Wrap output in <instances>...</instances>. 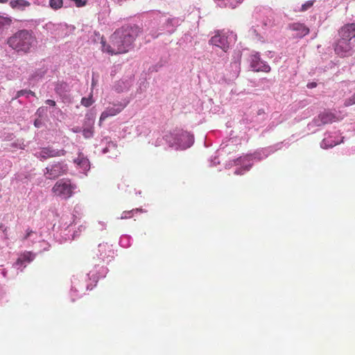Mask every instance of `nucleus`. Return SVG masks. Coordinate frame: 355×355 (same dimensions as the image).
<instances>
[{"label": "nucleus", "mask_w": 355, "mask_h": 355, "mask_svg": "<svg viewBox=\"0 0 355 355\" xmlns=\"http://www.w3.org/2000/svg\"><path fill=\"white\" fill-rule=\"evenodd\" d=\"M141 33V29L137 26H123L111 35L110 44L101 42L102 51L111 55L127 53Z\"/></svg>", "instance_id": "1"}, {"label": "nucleus", "mask_w": 355, "mask_h": 355, "mask_svg": "<svg viewBox=\"0 0 355 355\" xmlns=\"http://www.w3.org/2000/svg\"><path fill=\"white\" fill-rule=\"evenodd\" d=\"M8 46L18 53H28L37 44V39L31 31L19 30L7 41Z\"/></svg>", "instance_id": "2"}, {"label": "nucleus", "mask_w": 355, "mask_h": 355, "mask_svg": "<svg viewBox=\"0 0 355 355\" xmlns=\"http://www.w3.org/2000/svg\"><path fill=\"white\" fill-rule=\"evenodd\" d=\"M76 189L69 179H61L55 182L52 188L54 196L67 200L72 196L73 191Z\"/></svg>", "instance_id": "3"}, {"label": "nucleus", "mask_w": 355, "mask_h": 355, "mask_svg": "<svg viewBox=\"0 0 355 355\" xmlns=\"http://www.w3.org/2000/svg\"><path fill=\"white\" fill-rule=\"evenodd\" d=\"M45 174L49 179H55L67 173L68 166L64 162H56L46 168Z\"/></svg>", "instance_id": "4"}, {"label": "nucleus", "mask_w": 355, "mask_h": 355, "mask_svg": "<svg viewBox=\"0 0 355 355\" xmlns=\"http://www.w3.org/2000/svg\"><path fill=\"white\" fill-rule=\"evenodd\" d=\"M353 42L340 38L334 46L336 53L340 57H347L352 55Z\"/></svg>", "instance_id": "5"}, {"label": "nucleus", "mask_w": 355, "mask_h": 355, "mask_svg": "<svg viewBox=\"0 0 355 355\" xmlns=\"http://www.w3.org/2000/svg\"><path fill=\"white\" fill-rule=\"evenodd\" d=\"M66 151L64 149H55L53 147L48 146L42 148L39 151L36 152L35 155L41 160L49 158L64 156Z\"/></svg>", "instance_id": "6"}, {"label": "nucleus", "mask_w": 355, "mask_h": 355, "mask_svg": "<svg viewBox=\"0 0 355 355\" xmlns=\"http://www.w3.org/2000/svg\"><path fill=\"white\" fill-rule=\"evenodd\" d=\"M337 118L334 114L329 111H324L320 112L313 119V123L316 126H320L322 125L331 123L336 121Z\"/></svg>", "instance_id": "7"}, {"label": "nucleus", "mask_w": 355, "mask_h": 355, "mask_svg": "<svg viewBox=\"0 0 355 355\" xmlns=\"http://www.w3.org/2000/svg\"><path fill=\"white\" fill-rule=\"evenodd\" d=\"M250 67L255 71L269 72L270 67L266 62L261 60L258 53L253 54L250 56Z\"/></svg>", "instance_id": "8"}, {"label": "nucleus", "mask_w": 355, "mask_h": 355, "mask_svg": "<svg viewBox=\"0 0 355 355\" xmlns=\"http://www.w3.org/2000/svg\"><path fill=\"white\" fill-rule=\"evenodd\" d=\"M125 105L121 103L114 104L112 107H108L106 108L105 111L101 113L99 119V125H101L102 121L105 120L107 118L110 116H114L117 114L120 113L124 108Z\"/></svg>", "instance_id": "9"}, {"label": "nucleus", "mask_w": 355, "mask_h": 355, "mask_svg": "<svg viewBox=\"0 0 355 355\" xmlns=\"http://www.w3.org/2000/svg\"><path fill=\"white\" fill-rule=\"evenodd\" d=\"M209 43L220 48L225 52H226L229 49L227 37L225 35L220 34V33H217L215 35L211 37L209 40Z\"/></svg>", "instance_id": "10"}, {"label": "nucleus", "mask_w": 355, "mask_h": 355, "mask_svg": "<svg viewBox=\"0 0 355 355\" xmlns=\"http://www.w3.org/2000/svg\"><path fill=\"white\" fill-rule=\"evenodd\" d=\"M339 35L341 38L354 42L355 41V23L349 24L342 27Z\"/></svg>", "instance_id": "11"}, {"label": "nucleus", "mask_w": 355, "mask_h": 355, "mask_svg": "<svg viewBox=\"0 0 355 355\" xmlns=\"http://www.w3.org/2000/svg\"><path fill=\"white\" fill-rule=\"evenodd\" d=\"M94 119L93 118L87 117L84 123L83 130V135L86 139H89L94 135Z\"/></svg>", "instance_id": "12"}, {"label": "nucleus", "mask_w": 355, "mask_h": 355, "mask_svg": "<svg viewBox=\"0 0 355 355\" xmlns=\"http://www.w3.org/2000/svg\"><path fill=\"white\" fill-rule=\"evenodd\" d=\"M9 4L12 9H19L21 10L31 6V3L26 0H11Z\"/></svg>", "instance_id": "13"}, {"label": "nucleus", "mask_w": 355, "mask_h": 355, "mask_svg": "<svg viewBox=\"0 0 355 355\" xmlns=\"http://www.w3.org/2000/svg\"><path fill=\"white\" fill-rule=\"evenodd\" d=\"M291 27L293 31H298L297 35L300 37L308 35L309 33V28L302 24H293Z\"/></svg>", "instance_id": "14"}, {"label": "nucleus", "mask_w": 355, "mask_h": 355, "mask_svg": "<svg viewBox=\"0 0 355 355\" xmlns=\"http://www.w3.org/2000/svg\"><path fill=\"white\" fill-rule=\"evenodd\" d=\"M69 91V85L65 82H58L55 86V92L60 96L66 94Z\"/></svg>", "instance_id": "15"}, {"label": "nucleus", "mask_w": 355, "mask_h": 355, "mask_svg": "<svg viewBox=\"0 0 355 355\" xmlns=\"http://www.w3.org/2000/svg\"><path fill=\"white\" fill-rule=\"evenodd\" d=\"M34 255L31 252H25L20 255L17 259L15 264L17 266L22 265L24 262H31L33 260Z\"/></svg>", "instance_id": "16"}, {"label": "nucleus", "mask_w": 355, "mask_h": 355, "mask_svg": "<svg viewBox=\"0 0 355 355\" xmlns=\"http://www.w3.org/2000/svg\"><path fill=\"white\" fill-rule=\"evenodd\" d=\"M74 162L84 170L87 169L89 166V160L83 155H79L78 157L74 159Z\"/></svg>", "instance_id": "17"}, {"label": "nucleus", "mask_w": 355, "mask_h": 355, "mask_svg": "<svg viewBox=\"0 0 355 355\" xmlns=\"http://www.w3.org/2000/svg\"><path fill=\"white\" fill-rule=\"evenodd\" d=\"M49 6L53 10H58L63 6L62 0H49Z\"/></svg>", "instance_id": "18"}, {"label": "nucleus", "mask_w": 355, "mask_h": 355, "mask_svg": "<svg viewBox=\"0 0 355 355\" xmlns=\"http://www.w3.org/2000/svg\"><path fill=\"white\" fill-rule=\"evenodd\" d=\"M12 19L10 17H6L0 15V28L5 26H9L12 24Z\"/></svg>", "instance_id": "19"}, {"label": "nucleus", "mask_w": 355, "mask_h": 355, "mask_svg": "<svg viewBox=\"0 0 355 355\" xmlns=\"http://www.w3.org/2000/svg\"><path fill=\"white\" fill-rule=\"evenodd\" d=\"M93 103H94V101L92 99V95H90L87 98L83 97L81 99V105L86 107H88L90 105H92L93 104Z\"/></svg>", "instance_id": "20"}, {"label": "nucleus", "mask_w": 355, "mask_h": 355, "mask_svg": "<svg viewBox=\"0 0 355 355\" xmlns=\"http://www.w3.org/2000/svg\"><path fill=\"white\" fill-rule=\"evenodd\" d=\"M182 136L184 137V138H186L188 141V144L185 146H183L184 148H188V147H190L191 145L193 143V137L192 135H191L188 132H184L182 134Z\"/></svg>", "instance_id": "21"}, {"label": "nucleus", "mask_w": 355, "mask_h": 355, "mask_svg": "<svg viewBox=\"0 0 355 355\" xmlns=\"http://www.w3.org/2000/svg\"><path fill=\"white\" fill-rule=\"evenodd\" d=\"M314 1H308L304 4H302L301 9L300 10L302 12H304L309 8H311L313 5Z\"/></svg>", "instance_id": "22"}, {"label": "nucleus", "mask_w": 355, "mask_h": 355, "mask_svg": "<svg viewBox=\"0 0 355 355\" xmlns=\"http://www.w3.org/2000/svg\"><path fill=\"white\" fill-rule=\"evenodd\" d=\"M355 104V93L349 98H347L345 101V106L349 107Z\"/></svg>", "instance_id": "23"}, {"label": "nucleus", "mask_w": 355, "mask_h": 355, "mask_svg": "<svg viewBox=\"0 0 355 355\" xmlns=\"http://www.w3.org/2000/svg\"><path fill=\"white\" fill-rule=\"evenodd\" d=\"M131 217H132V211H124L122 214L121 218H122V219H123V218H131Z\"/></svg>", "instance_id": "24"}, {"label": "nucleus", "mask_w": 355, "mask_h": 355, "mask_svg": "<svg viewBox=\"0 0 355 355\" xmlns=\"http://www.w3.org/2000/svg\"><path fill=\"white\" fill-rule=\"evenodd\" d=\"M28 93V90H26V89H21V90H19L17 92V98H19L21 96H24V94H27Z\"/></svg>", "instance_id": "25"}, {"label": "nucleus", "mask_w": 355, "mask_h": 355, "mask_svg": "<svg viewBox=\"0 0 355 355\" xmlns=\"http://www.w3.org/2000/svg\"><path fill=\"white\" fill-rule=\"evenodd\" d=\"M33 233V232L31 230H29L28 229L26 230V234H25V236H24V238L22 239V240H26L28 239L31 235Z\"/></svg>", "instance_id": "26"}, {"label": "nucleus", "mask_w": 355, "mask_h": 355, "mask_svg": "<svg viewBox=\"0 0 355 355\" xmlns=\"http://www.w3.org/2000/svg\"><path fill=\"white\" fill-rule=\"evenodd\" d=\"M45 103L51 106H55L56 103H55V101H53V100H51V99H48L45 101Z\"/></svg>", "instance_id": "27"}, {"label": "nucleus", "mask_w": 355, "mask_h": 355, "mask_svg": "<svg viewBox=\"0 0 355 355\" xmlns=\"http://www.w3.org/2000/svg\"><path fill=\"white\" fill-rule=\"evenodd\" d=\"M0 229L2 230V232L6 234L7 233V230H8V227L6 226L4 224H0Z\"/></svg>", "instance_id": "28"}, {"label": "nucleus", "mask_w": 355, "mask_h": 355, "mask_svg": "<svg viewBox=\"0 0 355 355\" xmlns=\"http://www.w3.org/2000/svg\"><path fill=\"white\" fill-rule=\"evenodd\" d=\"M316 85H316V83H309V84L307 85V87H308L309 88H314V87H316Z\"/></svg>", "instance_id": "29"}, {"label": "nucleus", "mask_w": 355, "mask_h": 355, "mask_svg": "<svg viewBox=\"0 0 355 355\" xmlns=\"http://www.w3.org/2000/svg\"><path fill=\"white\" fill-rule=\"evenodd\" d=\"M27 94H29L30 95H31L33 96H36L35 93L31 90H28Z\"/></svg>", "instance_id": "30"}, {"label": "nucleus", "mask_w": 355, "mask_h": 355, "mask_svg": "<svg viewBox=\"0 0 355 355\" xmlns=\"http://www.w3.org/2000/svg\"><path fill=\"white\" fill-rule=\"evenodd\" d=\"M8 1V0H0V3H6Z\"/></svg>", "instance_id": "31"}, {"label": "nucleus", "mask_w": 355, "mask_h": 355, "mask_svg": "<svg viewBox=\"0 0 355 355\" xmlns=\"http://www.w3.org/2000/svg\"><path fill=\"white\" fill-rule=\"evenodd\" d=\"M74 132H79V130L77 128V129H76V130H74Z\"/></svg>", "instance_id": "32"}, {"label": "nucleus", "mask_w": 355, "mask_h": 355, "mask_svg": "<svg viewBox=\"0 0 355 355\" xmlns=\"http://www.w3.org/2000/svg\"><path fill=\"white\" fill-rule=\"evenodd\" d=\"M37 125H38V123H37V121H35V125L37 126Z\"/></svg>", "instance_id": "33"}, {"label": "nucleus", "mask_w": 355, "mask_h": 355, "mask_svg": "<svg viewBox=\"0 0 355 355\" xmlns=\"http://www.w3.org/2000/svg\"><path fill=\"white\" fill-rule=\"evenodd\" d=\"M37 125H38V123H37V121H35V125L37 126Z\"/></svg>", "instance_id": "34"}]
</instances>
